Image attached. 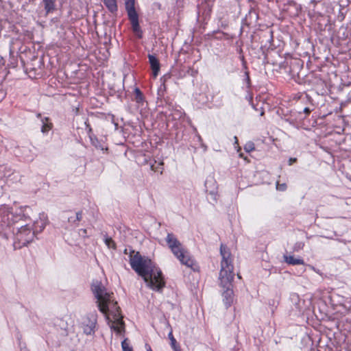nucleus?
Returning a JSON list of instances; mask_svg holds the SVG:
<instances>
[{
	"mask_svg": "<svg viewBox=\"0 0 351 351\" xmlns=\"http://www.w3.org/2000/svg\"><path fill=\"white\" fill-rule=\"evenodd\" d=\"M283 258L285 261L289 265H296L305 264L303 259L295 258L293 256L284 255Z\"/></svg>",
	"mask_w": 351,
	"mask_h": 351,
	"instance_id": "10",
	"label": "nucleus"
},
{
	"mask_svg": "<svg viewBox=\"0 0 351 351\" xmlns=\"http://www.w3.org/2000/svg\"><path fill=\"white\" fill-rule=\"evenodd\" d=\"M34 232L27 226H22L16 232L14 245L18 247L26 246L32 241Z\"/></svg>",
	"mask_w": 351,
	"mask_h": 351,
	"instance_id": "4",
	"label": "nucleus"
},
{
	"mask_svg": "<svg viewBox=\"0 0 351 351\" xmlns=\"http://www.w3.org/2000/svg\"><path fill=\"white\" fill-rule=\"evenodd\" d=\"M302 247H303V245L302 246L300 244H299V245H297V247H298V248H302Z\"/></svg>",
	"mask_w": 351,
	"mask_h": 351,
	"instance_id": "31",
	"label": "nucleus"
},
{
	"mask_svg": "<svg viewBox=\"0 0 351 351\" xmlns=\"http://www.w3.org/2000/svg\"><path fill=\"white\" fill-rule=\"evenodd\" d=\"M43 123V125L41 128V131L43 133H46L49 132L52 128V123L49 122V119L48 117H45L41 119Z\"/></svg>",
	"mask_w": 351,
	"mask_h": 351,
	"instance_id": "13",
	"label": "nucleus"
},
{
	"mask_svg": "<svg viewBox=\"0 0 351 351\" xmlns=\"http://www.w3.org/2000/svg\"><path fill=\"white\" fill-rule=\"evenodd\" d=\"M171 250L182 264L193 269V266L195 265L194 260L191 258L189 252L182 247L181 243L171 247Z\"/></svg>",
	"mask_w": 351,
	"mask_h": 351,
	"instance_id": "5",
	"label": "nucleus"
},
{
	"mask_svg": "<svg viewBox=\"0 0 351 351\" xmlns=\"http://www.w3.org/2000/svg\"><path fill=\"white\" fill-rule=\"evenodd\" d=\"M144 95L138 88L134 89V100L138 104H141L144 101Z\"/></svg>",
	"mask_w": 351,
	"mask_h": 351,
	"instance_id": "15",
	"label": "nucleus"
},
{
	"mask_svg": "<svg viewBox=\"0 0 351 351\" xmlns=\"http://www.w3.org/2000/svg\"><path fill=\"white\" fill-rule=\"evenodd\" d=\"M303 112L306 114V115H308L311 112V110L308 108V107H306L303 109Z\"/></svg>",
	"mask_w": 351,
	"mask_h": 351,
	"instance_id": "27",
	"label": "nucleus"
},
{
	"mask_svg": "<svg viewBox=\"0 0 351 351\" xmlns=\"http://www.w3.org/2000/svg\"><path fill=\"white\" fill-rule=\"evenodd\" d=\"M168 337H169V339H170L171 346L173 348V350H176L180 348L179 345L177 343V341H176V339L174 338V337L173 335L172 330H171L169 332Z\"/></svg>",
	"mask_w": 351,
	"mask_h": 351,
	"instance_id": "17",
	"label": "nucleus"
},
{
	"mask_svg": "<svg viewBox=\"0 0 351 351\" xmlns=\"http://www.w3.org/2000/svg\"><path fill=\"white\" fill-rule=\"evenodd\" d=\"M130 263L131 267L143 278L147 287L156 291H162L166 284L162 273L151 259L143 257L139 252H136L130 255Z\"/></svg>",
	"mask_w": 351,
	"mask_h": 351,
	"instance_id": "1",
	"label": "nucleus"
},
{
	"mask_svg": "<svg viewBox=\"0 0 351 351\" xmlns=\"http://www.w3.org/2000/svg\"><path fill=\"white\" fill-rule=\"evenodd\" d=\"M234 141H235V143H238V138L237 136H234Z\"/></svg>",
	"mask_w": 351,
	"mask_h": 351,
	"instance_id": "29",
	"label": "nucleus"
},
{
	"mask_svg": "<svg viewBox=\"0 0 351 351\" xmlns=\"http://www.w3.org/2000/svg\"><path fill=\"white\" fill-rule=\"evenodd\" d=\"M90 138L92 145H94L95 147H98L99 142H98L97 138L95 136H93L90 134Z\"/></svg>",
	"mask_w": 351,
	"mask_h": 351,
	"instance_id": "23",
	"label": "nucleus"
},
{
	"mask_svg": "<svg viewBox=\"0 0 351 351\" xmlns=\"http://www.w3.org/2000/svg\"><path fill=\"white\" fill-rule=\"evenodd\" d=\"M130 21L134 32L139 37H141L142 32L138 23V15L128 18Z\"/></svg>",
	"mask_w": 351,
	"mask_h": 351,
	"instance_id": "9",
	"label": "nucleus"
},
{
	"mask_svg": "<svg viewBox=\"0 0 351 351\" xmlns=\"http://www.w3.org/2000/svg\"><path fill=\"white\" fill-rule=\"evenodd\" d=\"M174 351H181V349H180V348H178V349H177V350H174Z\"/></svg>",
	"mask_w": 351,
	"mask_h": 351,
	"instance_id": "34",
	"label": "nucleus"
},
{
	"mask_svg": "<svg viewBox=\"0 0 351 351\" xmlns=\"http://www.w3.org/2000/svg\"><path fill=\"white\" fill-rule=\"evenodd\" d=\"M37 117H41V114H38Z\"/></svg>",
	"mask_w": 351,
	"mask_h": 351,
	"instance_id": "36",
	"label": "nucleus"
},
{
	"mask_svg": "<svg viewBox=\"0 0 351 351\" xmlns=\"http://www.w3.org/2000/svg\"><path fill=\"white\" fill-rule=\"evenodd\" d=\"M105 243L108 247L116 249V244L112 238L106 237L105 239Z\"/></svg>",
	"mask_w": 351,
	"mask_h": 351,
	"instance_id": "20",
	"label": "nucleus"
},
{
	"mask_svg": "<svg viewBox=\"0 0 351 351\" xmlns=\"http://www.w3.org/2000/svg\"><path fill=\"white\" fill-rule=\"evenodd\" d=\"M297 159L295 158H290L289 160V165H291L293 162H296Z\"/></svg>",
	"mask_w": 351,
	"mask_h": 351,
	"instance_id": "28",
	"label": "nucleus"
},
{
	"mask_svg": "<svg viewBox=\"0 0 351 351\" xmlns=\"http://www.w3.org/2000/svg\"><path fill=\"white\" fill-rule=\"evenodd\" d=\"M166 242L170 249L171 247H175L176 245L180 244V242L177 239L176 236L172 233L167 234V236L166 238Z\"/></svg>",
	"mask_w": 351,
	"mask_h": 351,
	"instance_id": "11",
	"label": "nucleus"
},
{
	"mask_svg": "<svg viewBox=\"0 0 351 351\" xmlns=\"http://www.w3.org/2000/svg\"><path fill=\"white\" fill-rule=\"evenodd\" d=\"M220 254L222 257L219 280L220 285L224 290L222 293L223 301L226 308L230 307L233 302L232 281L234 279V266L230 250L226 245L221 244Z\"/></svg>",
	"mask_w": 351,
	"mask_h": 351,
	"instance_id": "2",
	"label": "nucleus"
},
{
	"mask_svg": "<svg viewBox=\"0 0 351 351\" xmlns=\"http://www.w3.org/2000/svg\"><path fill=\"white\" fill-rule=\"evenodd\" d=\"M276 189L280 191H284L287 189V184L285 183L280 184L278 182H277Z\"/></svg>",
	"mask_w": 351,
	"mask_h": 351,
	"instance_id": "22",
	"label": "nucleus"
},
{
	"mask_svg": "<svg viewBox=\"0 0 351 351\" xmlns=\"http://www.w3.org/2000/svg\"><path fill=\"white\" fill-rule=\"evenodd\" d=\"M96 324L97 314L90 313L83 318L81 327L86 335H90L95 333Z\"/></svg>",
	"mask_w": 351,
	"mask_h": 351,
	"instance_id": "6",
	"label": "nucleus"
},
{
	"mask_svg": "<svg viewBox=\"0 0 351 351\" xmlns=\"http://www.w3.org/2000/svg\"><path fill=\"white\" fill-rule=\"evenodd\" d=\"M123 322L122 323H119L117 320L114 319L110 328L116 331L117 333L121 334L123 331H124L123 328Z\"/></svg>",
	"mask_w": 351,
	"mask_h": 351,
	"instance_id": "14",
	"label": "nucleus"
},
{
	"mask_svg": "<svg viewBox=\"0 0 351 351\" xmlns=\"http://www.w3.org/2000/svg\"><path fill=\"white\" fill-rule=\"evenodd\" d=\"M134 0H125V6L128 13V18L137 16L138 14L135 10Z\"/></svg>",
	"mask_w": 351,
	"mask_h": 351,
	"instance_id": "8",
	"label": "nucleus"
},
{
	"mask_svg": "<svg viewBox=\"0 0 351 351\" xmlns=\"http://www.w3.org/2000/svg\"><path fill=\"white\" fill-rule=\"evenodd\" d=\"M121 347L123 351H133V349L131 346H130L129 343L128 342V339H125L121 342Z\"/></svg>",
	"mask_w": 351,
	"mask_h": 351,
	"instance_id": "18",
	"label": "nucleus"
},
{
	"mask_svg": "<svg viewBox=\"0 0 351 351\" xmlns=\"http://www.w3.org/2000/svg\"><path fill=\"white\" fill-rule=\"evenodd\" d=\"M82 219V211H78L75 213L74 226H77L79 222Z\"/></svg>",
	"mask_w": 351,
	"mask_h": 351,
	"instance_id": "21",
	"label": "nucleus"
},
{
	"mask_svg": "<svg viewBox=\"0 0 351 351\" xmlns=\"http://www.w3.org/2000/svg\"><path fill=\"white\" fill-rule=\"evenodd\" d=\"M270 37L272 38V32H269Z\"/></svg>",
	"mask_w": 351,
	"mask_h": 351,
	"instance_id": "33",
	"label": "nucleus"
},
{
	"mask_svg": "<svg viewBox=\"0 0 351 351\" xmlns=\"http://www.w3.org/2000/svg\"><path fill=\"white\" fill-rule=\"evenodd\" d=\"M91 289L97 299L99 311L104 314L110 312L113 319L119 323H122V316L120 313V308L117 306V302L111 300V295L106 291V289L99 281H95L92 284Z\"/></svg>",
	"mask_w": 351,
	"mask_h": 351,
	"instance_id": "3",
	"label": "nucleus"
},
{
	"mask_svg": "<svg viewBox=\"0 0 351 351\" xmlns=\"http://www.w3.org/2000/svg\"><path fill=\"white\" fill-rule=\"evenodd\" d=\"M56 2V0H43V3H44L45 10L46 11V12L47 14L55 10Z\"/></svg>",
	"mask_w": 351,
	"mask_h": 351,
	"instance_id": "12",
	"label": "nucleus"
},
{
	"mask_svg": "<svg viewBox=\"0 0 351 351\" xmlns=\"http://www.w3.org/2000/svg\"><path fill=\"white\" fill-rule=\"evenodd\" d=\"M75 216H70L68 217V222L74 226Z\"/></svg>",
	"mask_w": 351,
	"mask_h": 351,
	"instance_id": "25",
	"label": "nucleus"
},
{
	"mask_svg": "<svg viewBox=\"0 0 351 351\" xmlns=\"http://www.w3.org/2000/svg\"><path fill=\"white\" fill-rule=\"evenodd\" d=\"M104 4L111 12H114L117 10L116 0H104Z\"/></svg>",
	"mask_w": 351,
	"mask_h": 351,
	"instance_id": "16",
	"label": "nucleus"
},
{
	"mask_svg": "<svg viewBox=\"0 0 351 351\" xmlns=\"http://www.w3.org/2000/svg\"><path fill=\"white\" fill-rule=\"evenodd\" d=\"M40 227H41L42 229H43L44 227H45V225L43 223L42 226H40Z\"/></svg>",
	"mask_w": 351,
	"mask_h": 351,
	"instance_id": "35",
	"label": "nucleus"
},
{
	"mask_svg": "<svg viewBox=\"0 0 351 351\" xmlns=\"http://www.w3.org/2000/svg\"><path fill=\"white\" fill-rule=\"evenodd\" d=\"M20 350L21 351H29V350L27 348L25 344H20Z\"/></svg>",
	"mask_w": 351,
	"mask_h": 351,
	"instance_id": "26",
	"label": "nucleus"
},
{
	"mask_svg": "<svg viewBox=\"0 0 351 351\" xmlns=\"http://www.w3.org/2000/svg\"><path fill=\"white\" fill-rule=\"evenodd\" d=\"M244 149L246 152H251L255 149L254 143L252 141L247 142L244 146Z\"/></svg>",
	"mask_w": 351,
	"mask_h": 351,
	"instance_id": "19",
	"label": "nucleus"
},
{
	"mask_svg": "<svg viewBox=\"0 0 351 351\" xmlns=\"http://www.w3.org/2000/svg\"><path fill=\"white\" fill-rule=\"evenodd\" d=\"M147 346H148V348H147V351H152V350L151 347H150L149 346H148V345H147Z\"/></svg>",
	"mask_w": 351,
	"mask_h": 351,
	"instance_id": "30",
	"label": "nucleus"
},
{
	"mask_svg": "<svg viewBox=\"0 0 351 351\" xmlns=\"http://www.w3.org/2000/svg\"><path fill=\"white\" fill-rule=\"evenodd\" d=\"M79 234H80V236H81V237H82L84 238L87 237L88 236H87V230H86V229H80L79 230Z\"/></svg>",
	"mask_w": 351,
	"mask_h": 351,
	"instance_id": "24",
	"label": "nucleus"
},
{
	"mask_svg": "<svg viewBox=\"0 0 351 351\" xmlns=\"http://www.w3.org/2000/svg\"><path fill=\"white\" fill-rule=\"evenodd\" d=\"M149 63L150 64L151 69L152 70L153 75L154 77H156L160 71V64L158 59L156 58L155 55L149 54Z\"/></svg>",
	"mask_w": 351,
	"mask_h": 351,
	"instance_id": "7",
	"label": "nucleus"
},
{
	"mask_svg": "<svg viewBox=\"0 0 351 351\" xmlns=\"http://www.w3.org/2000/svg\"><path fill=\"white\" fill-rule=\"evenodd\" d=\"M302 247H303V245L302 246L300 244H299V245H297V247H298V248H302Z\"/></svg>",
	"mask_w": 351,
	"mask_h": 351,
	"instance_id": "32",
	"label": "nucleus"
}]
</instances>
